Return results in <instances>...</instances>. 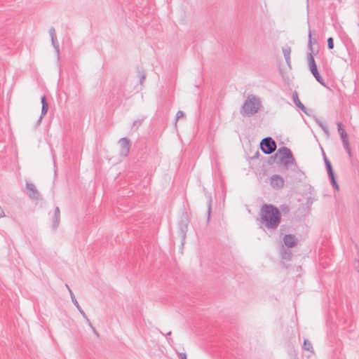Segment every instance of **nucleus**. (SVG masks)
<instances>
[{
	"instance_id": "obj_1",
	"label": "nucleus",
	"mask_w": 359,
	"mask_h": 359,
	"mask_svg": "<svg viewBox=\"0 0 359 359\" xmlns=\"http://www.w3.org/2000/svg\"><path fill=\"white\" fill-rule=\"evenodd\" d=\"M261 222L269 230H276L281 222V212L271 204H264L260 209Z\"/></svg>"
},
{
	"instance_id": "obj_2",
	"label": "nucleus",
	"mask_w": 359,
	"mask_h": 359,
	"mask_svg": "<svg viewBox=\"0 0 359 359\" xmlns=\"http://www.w3.org/2000/svg\"><path fill=\"white\" fill-rule=\"evenodd\" d=\"M261 107L259 98L249 95L241 106L240 112L244 117H251L259 111Z\"/></svg>"
},
{
	"instance_id": "obj_3",
	"label": "nucleus",
	"mask_w": 359,
	"mask_h": 359,
	"mask_svg": "<svg viewBox=\"0 0 359 359\" xmlns=\"http://www.w3.org/2000/svg\"><path fill=\"white\" fill-rule=\"evenodd\" d=\"M278 152L280 154V161L285 169H291L293 171H299L298 165L295 161L291 150L286 147H281L278 149Z\"/></svg>"
},
{
	"instance_id": "obj_4",
	"label": "nucleus",
	"mask_w": 359,
	"mask_h": 359,
	"mask_svg": "<svg viewBox=\"0 0 359 359\" xmlns=\"http://www.w3.org/2000/svg\"><path fill=\"white\" fill-rule=\"evenodd\" d=\"M276 143L271 137H267L260 142V149L265 154H271L276 149Z\"/></svg>"
},
{
	"instance_id": "obj_5",
	"label": "nucleus",
	"mask_w": 359,
	"mask_h": 359,
	"mask_svg": "<svg viewBox=\"0 0 359 359\" xmlns=\"http://www.w3.org/2000/svg\"><path fill=\"white\" fill-rule=\"evenodd\" d=\"M311 29L309 30V42L308 46L311 50V53H309L307 55V62H308V66L309 68L310 72H313V70H316L318 69L315 59L313 55V46H312V39H311Z\"/></svg>"
},
{
	"instance_id": "obj_6",
	"label": "nucleus",
	"mask_w": 359,
	"mask_h": 359,
	"mask_svg": "<svg viewBox=\"0 0 359 359\" xmlns=\"http://www.w3.org/2000/svg\"><path fill=\"white\" fill-rule=\"evenodd\" d=\"M189 223V220L188 219L187 214L185 213L182 216L180 222L179 223L180 233L183 241L185 240L186 238L187 232L188 231Z\"/></svg>"
},
{
	"instance_id": "obj_7",
	"label": "nucleus",
	"mask_w": 359,
	"mask_h": 359,
	"mask_svg": "<svg viewBox=\"0 0 359 359\" xmlns=\"http://www.w3.org/2000/svg\"><path fill=\"white\" fill-rule=\"evenodd\" d=\"M270 184L275 189H280L284 187V180L279 175H273L270 178Z\"/></svg>"
},
{
	"instance_id": "obj_8",
	"label": "nucleus",
	"mask_w": 359,
	"mask_h": 359,
	"mask_svg": "<svg viewBox=\"0 0 359 359\" xmlns=\"http://www.w3.org/2000/svg\"><path fill=\"white\" fill-rule=\"evenodd\" d=\"M26 189L28 191V196L31 198L35 200H39L41 198V195L33 183L27 182Z\"/></svg>"
},
{
	"instance_id": "obj_9",
	"label": "nucleus",
	"mask_w": 359,
	"mask_h": 359,
	"mask_svg": "<svg viewBox=\"0 0 359 359\" xmlns=\"http://www.w3.org/2000/svg\"><path fill=\"white\" fill-rule=\"evenodd\" d=\"M121 144L120 154L122 156H127L130 148V141L127 137H122L119 140Z\"/></svg>"
},
{
	"instance_id": "obj_10",
	"label": "nucleus",
	"mask_w": 359,
	"mask_h": 359,
	"mask_svg": "<svg viewBox=\"0 0 359 359\" xmlns=\"http://www.w3.org/2000/svg\"><path fill=\"white\" fill-rule=\"evenodd\" d=\"M283 242L286 247L294 248L297 244V239L293 234H286L283 237Z\"/></svg>"
},
{
	"instance_id": "obj_11",
	"label": "nucleus",
	"mask_w": 359,
	"mask_h": 359,
	"mask_svg": "<svg viewBox=\"0 0 359 359\" xmlns=\"http://www.w3.org/2000/svg\"><path fill=\"white\" fill-rule=\"evenodd\" d=\"M41 116L39 118L38 121H37V124H40L43 116L47 114L48 112V104L46 101V96L45 95H43L41 97Z\"/></svg>"
},
{
	"instance_id": "obj_12",
	"label": "nucleus",
	"mask_w": 359,
	"mask_h": 359,
	"mask_svg": "<svg viewBox=\"0 0 359 359\" xmlns=\"http://www.w3.org/2000/svg\"><path fill=\"white\" fill-rule=\"evenodd\" d=\"M60 220V210L59 207L55 208V211L53 216L52 227L55 229L58 227Z\"/></svg>"
},
{
	"instance_id": "obj_13",
	"label": "nucleus",
	"mask_w": 359,
	"mask_h": 359,
	"mask_svg": "<svg viewBox=\"0 0 359 359\" xmlns=\"http://www.w3.org/2000/svg\"><path fill=\"white\" fill-rule=\"evenodd\" d=\"M292 100L298 108H299L304 113L306 114V108L299 100L298 94L296 91L292 94Z\"/></svg>"
},
{
	"instance_id": "obj_14",
	"label": "nucleus",
	"mask_w": 359,
	"mask_h": 359,
	"mask_svg": "<svg viewBox=\"0 0 359 359\" xmlns=\"http://www.w3.org/2000/svg\"><path fill=\"white\" fill-rule=\"evenodd\" d=\"M69 294H70V296H71L72 301L73 304L76 306V307L77 308V309L79 310L80 313L82 315V316H85L84 311L81 309V307L79 304L78 301L76 300L74 293L72 292V291L71 290H69Z\"/></svg>"
},
{
	"instance_id": "obj_15",
	"label": "nucleus",
	"mask_w": 359,
	"mask_h": 359,
	"mask_svg": "<svg viewBox=\"0 0 359 359\" xmlns=\"http://www.w3.org/2000/svg\"><path fill=\"white\" fill-rule=\"evenodd\" d=\"M311 74H313V76L315 77V79H316V81L320 83L324 87H326V84H325V82L324 81V79H323V77L321 76V75L320 74V73L318 72V69H316V70H313V72H311Z\"/></svg>"
},
{
	"instance_id": "obj_16",
	"label": "nucleus",
	"mask_w": 359,
	"mask_h": 359,
	"mask_svg": "<svg viewBox=\"0 0 359 359\" xmlns=\"http://www.w3.org/2000/svg\"><path fill=\"white\" fill-rule=\"evenodd\" d=\"M292 252L287 249H282L280 252V257L283 259L290 261L292 258Z\"/></svg>"
},
{
	"instance_id": "obj_17",
	"label": "nucleus",
	"mask_w": 359,
	"mask_h": 359,
	"mask_svg": "<svg viewBox=\"0 0 359 359\" xmlns=\"http://www.w3.org/2000/svg\"><path fill=\"white\" fill-rule=\"evenodd\" d=\"M337 129L338 132L340 135L341 139H346L348 137V134L346 133L343 128V124L341 122L337 123Z\"/></svg>"
},
{
	"instance_id": "obj_18",
	"label": "nucleus",
	"mask_w": 359,
	"mask_h": 359,
	"mask_svg": "<svg viewBox=\"0 0 359 359\" xmlns=\"http://www.w3.org/2000/svg\"><path fill=\"white\" fill-rule=\"evenodd\" d=\"M51 42H52V45L54 47V49H55V52L57 53V55L59 56V55H60V46H59V43L57 41V37L51 38Z\"/></svg>"
},
{
	"instance_id": "obj_19",
	"label": "nucleus",
	"mask_w": 359,
	"mask_h": 359,
	"mask_svg": "<svg viewBox=\"0 0 359 359\" xmlns=\"http://www.w3.org/2000/svg\"><path fill=\"white\" fill-rule=\"evenodd\" d=\"M283 53L284 55V57H290L291 48L289 46H285L283 47Z\"/></svg>"
},
{
	"instance_id": "obj_20",
	"label": "nucleus",
	"mask_w": 359,
	"mask_h": 359,
	"mask_svg": "<svg viewBox=\"0 0 359 359\" xmlns=\"http://www.w3.org/2000/svg\"><path fill=\"white\" fill-rule=\"evenodd\" d=\"M304 348L306 351H311L313 349L311 343L307 339H304Z\"/></svg>"
},
{
	"instance_id": "obj_21",
	"label": "nucleus",
	"mask_w": 359,
	"mask_h": 359,
	"mask_svg": "<svg viewBox=\"0 0 359 359\" xmlns=\"http://www.w3.org/2000/svg\"><path fill=\"white\" fill-rule=\"evenodd\" d=\"M144 119V117H143V118H141V119L135 120V121L133 122V128H134V127H136L137 128H139V127L142 125V122H143Z\"/></svg>"
},
{
	"instance_id": "obj_22",
	"label": "nucleus",
	"mask_w": 359,
	"mask_h": 359,
	"mask_svg": "<svg viewBox=\"0 0 359 359\" xmlns=\"http://www.w3.org/2000/svg\"><path fill=\"white\" fill-rule=\"evenodd\" d=\"M327 48L330 50H332L334 48V39L332 37H329L327 39Z\"/></svg>"
},
{
	"instance_id": "obj_23",
	"label": "nucleus",
	"mask_w": 359,
	"mask_h": 359,
	"mask_svg": "<svg viewBox=\"0 0 359 359\" xmlns=\"http://www.w3.org/2000/svg\"><path fill=\"white\" fill-rule=\"evenodd\" d=\"M140 83L142 84L146 79V74L143 71H139Z\"/></svg>"
},
{
	"instance_id": "obj_24",
	"label": "nucleus",
	"mask_w": 359,
	"mask_h": 359,
	"mask_svg": "<svg viewBox=\"0 0 359 359\" xmlns=\"http://www.w3.org/2000/svg\"><path fill=\"white\" fill-rule=\"evenodd\" d=\"M342 144L344 149H348L350 147L348 137H347L346 139H341Z\"/></svg>"
},
{
	"instance_id": "obj_25",
	"label": "nucleus",
	"mask_w": 359,
	"mask_h": 359,
	"mask_svg": "<svg viewBox=\"0 0 359 359\" xmlns=\"http://www.w3.org/2000/svg\"><path fill=\"white\" fill-rule=\"evenodd\" d=\"M280 210L283 213H288L290 212V208L287 205H281Z\"/></svg>"
},
{
	"instance_id": "obj_26",
	"label": "nucleus",
	"mask_w": 359,
	"mask_h": 359,
	"mask_svg": "<svg viewBox=\"0 0 359 359\" xmlns=\"http://www.w3.org/2000/svg\"><path fill=\"white\" fill-rule=\"evenodd\" d=\"M211 203H212V200L211 198L208 201V219H210V212H211Z\"/></svg>"
},
{
	"instance_id": "obj_27",
	"label": "nucleus",
	"mask_w": 359,
	"mask_h": 359,
	"mask_svg": "<svg viewBox=\"0 0 359 359\" xmlns=\"http://www.w3.org/2000/svg\"><path fill=\"white\" fill-rule=\"evenodd\" d=\"M184 116V114L182 111H178L176 114V120L175 121L177 122L178 121V119H180V118H182V116Z\"/></svg>"
},
{
	"instance_id": "obj_28",
	"label": "nucleus",
	"mask_w": 359,
	"mask_h": 359,
	"mask_svg": "<svg viewBox=\"0 0 359 359\" xmlns=\"http://www.w3.org/2000/svg\"><path fill=\"white\" fill-rule=\"evenodd\" d=\"M50 38L56 37L55 29L54 27H51L49 30Z\"/></svg>"
},
{
	"instance_id": "obj_29",
	"label": "nucleus",
	"mask_w": 359,
	"mask_h": 359,
	"mask_svg": "<svg viewBox=\"0 0 359 359\" xmlns=\"http://www.w3.org/2000/svg\"><path fill=\"white\" fill-rule=\"evenodd\" d=\"M327 175H328L329 178L330 177H332L334 176L333 168L327 169Z\"/></svg>"
},
{
	"instance_id": "obj_30",
	"label": "nucleus",
	"mask_w": 359,
	"mask_h": 359,
	"mask_svg": "<svg viewBox=\"0 0 359 359\" xmlns=\"http://www.w3.org/2000/svg\"><path fill=\"white\" fill-rule=\"evenodd\" d=\"M327 175H328L329 178L330 177H332L334 176L333 168L327 169Z\"/></svg>"
},
{
	"instance_id": "obj_31",
	"label": "nucleus",
	"mask_w": 359,
	"mask_h": 359,
	"mask_svg": "<svg viewBox=\"0 0 359 359\" xmlns=\"http://www.w3.org/2000/svg\"><path fill=\"white\" fill-rule=\"evenodd\" d=\"M323 159H324L325 164L327 165V163H331L330 161H329V159L327 158V156L323 151Z\"/></svg>"
},
{
	"instance_id": "obj_32",
	"label": "nucleus",
	"mask_w": 359,
	"mask_h": 359,
	"mask_svg": "<svg viewBox=\"0 0 359 359\" xmlns=\"http://www.w3.org/2000/svg\"><path fill=\"white\" fill-rule=\"evenodd\" d=\"M323 159H324L325 164L327 165V163H331L330 161H329V159L327 158V156L323 151Z\"/></svg>"
},
{
	"instance_id": "obj_33",
	"label": "nucleus",
	"mask_w": 359,
	"mask_h": 359,
	"mask_svg": "<svg viewBox=\"0 0 359 359\" xmlns=\"http://www.w3.org/2000/svg\"><path fill=\"white\" fill-rule=\"evenodd\" d=\"M330 180L331 184L332 185L337 183L336 179H335V176H334L332 177H330Z\"/></svg>"
},
{
	"instance_id": "obj_34",
	"label": "nucleus",
	"mask_w": 359,
	"mask_h": 359,
	"mask_svg": "<svg viewBox=\"0 0 359 359\" xmlns=\"http://www.w3.org/2000/svg\"><path fill=\"white\" fill-rule=\"evenodd\" d=\"M330 180L331 184L332 185L337 183L336 179H335V176H334L332 177H330Z\"/></svg>"
},
{
	"instance_id": "obj_35",
	"label": "nucleus",
	"mask_w": 359,
	"mask_h": 359,
	"mask_svg": "<svg viewBox=\"0 0 359 359\" xmlns=\"http://www.w3.org/2000/svg\"><path fill=\"white\" fill-rule=\"evenodd\" d=\"M287 65L289 66V67H291V60L290 57H285Z\"/></svg>"
},
{
	"instance_id": "obj_36",
	"label": "nucleus",
	"mask_w": 359,
	"mask_h": 359,
	"mask_svg": "<svg viewBox=\"0 0 359 359\" xmlns=\"http://www.w3.org/2000/svg\"><path fill=\"white\" fill-rule=\"evenodd\" d=\"M180 358L181 359H187V355L185 353H180Z\"/></svg>"
},
{
	"instance_id": "obj_37",
	"label": "nucleus",
	"mask_w": 359,
	"mask_h": 359,
	"mask_svg": "<svg viewBox=\"0 0 359 359\" xmlns=\"http://www.w3.org/2000/svg\"><path fill=\"white\" fill-rule=\"evenodd\" d=\"M346 151L347 154H348L349 157H351L352 156V152H351V147H349L348 149H346Z\"/></svg>"
},
{
	"instance_id": "obj_38",
	"label": "nucleus",
	"mask_w": 359,
	"mask_h": 359,
	"mask_svg": "<svg viewBox=\"0 0 359 359\" xmlns=\"http://www.w3.org/2000/svg\"><path fill=\"white\" fill-rule=\"evenodd\" d=\"M83 317L85 318V320H86V321L87 322L88 325H90V323H91V322H90V320H89V318L87 317V316H86V313H85V316H83Z\"/></svg>"
},
{
	"instance_id": "obj_39",
	"label": "nucleus",
	"mask_w": 359,
	"mask_h": 359,
	"mask_svg": "<svg viewBox=\"0 0 359 359\" xmlns=\"http://www.w3.org/2000/svg\"><path fill=\"white\" fill-rule=\"evenodd\" d=\"M91 330H92L93 332L98 337H99V334L97 332V330H95V328L94 327H92Z\"/></svg>"
},
{
	"instance_id": "obj_40",
	"label": "nucleus",
	"mask_w": 359,
	"mask_h": 359,
	"mask_svg": "<svg viewBox=\"0 0 359 359\" xmlns=\"http://www.w3.org/2000/svg\"><path fill=\"white\" fill-rule=\"evenodd\" d=\"M4 212L1 208V207L0 206V218H1L2 217H4Z\"/></svg>"
},
{
	"instance_id": "obj_41",
	"label": "nucleus",
	"mask_w": 359,
	"mask_h": 359,
	"mask_svg": "<svg viewBox=\"0 0 359 359\" xmlns=\"http://www.w3.org/2000/svg\"><path fill=\"white\" fill-rule=\"evenodd\" d=\"M325 167H326V170L330 169V168H332V166L331 163H327V165H325Z\"/></svg>"
},
{
	"instance_id": "obj_42",
	"label": "nucleus",
	"mask_w": 359,
	"mask_h": 359,
	"mask_svg": "<svg viewBox=\"0 0 359 359\" xmlns=\"http://www.w3.org/2000/svg\"><path fill=\"white\" fill-rule=\"evenodd\" d=\"M332 186L334 187V188L336 190H338V189H339V185H338V184H337H337H333Z\"/></svg>"
},
{
	"instance_id": "obj_43",
	"label": "nucleus",
	"mask_w": 359,
	"mask_h": 359,
	"mask_svg": "<svg viewBox=\"0 0 359 359\" xmlns=\"http://www.w3.org/2000/svg\"><path fill=\"white\" fill-rule=\"evenodd\" d=\"M171 334H172V332H171V331H170V332H168L166 334V336H167V337H168V336H170V335H171Z\"/></svg>"
},
{
	"instance_id": "obj_44",
	"label": "nucleus",
	"mask_w": 359,
	"mask_h": 359,
	"mask_svg": "<svg viewBox=\"0 0 359 359\" xmlns=\"http://www.w3.org/2000/svg\"><path fill=\"white\" fill-rule=\"evenodd\" d=\"M355 267L358 268V271H359V260L358 261V265H356Z\"/></svg>"
},
{
	"instance_id": "obj_45",
	"label": "nucleus",
	"mask_w": 359,
	"mask_h": 359,
	"mask_svg": "<svg viewBox=\"0 0 359 359\" xmlns=\"http://www.w3.org/2000/svg\"><path fill=\"white\" fill-rule=\"evenodd\" d=\"M66 287H67V289H68V290H69H69H71V289L69 288V287L68 286V285H67V284H66Z\"/></svg>"
},
{
	"instance_id": "obj_46",
	"label": "nucleus",
	"mask_w": 359,
	"mask_h": 359,
	"mask_svg": "<svg viewBox=\"0 0 359 359\" xmlns=\"http://www.w3.org/2000/svg\"><path fill=\"white\" fill-rule=\"evenodd\" d=\"M277 156V154L274 156H271V158H275Z\"/></svg>"
},
{
	"instance_id": "obj_47",
	"label": "nucleus",
	"mask_w": 359,
	"mask_h": 359,
	"mask_svg": "<svg viewBox=\"0 0 359 359\" xmlns=\"http://www.w3.org/2000/svg\"><path fill=\"white\" fill-rule=\"evenodd\" d=\"M89 327L92 329V327H93V324L90 323V325H88Z\"/></svg>"
},
{
	"instance_id": "obj_48",
	"label": "nucleus",
	"mask_w": 359,
	"mask_h": 359,
	"mask_svg": "<svg viewBox=\"0 0 359 359\" xmlns=\"http://www.w3.org/2000/svg\"><path fill=\"white\" fill-rule=\"evenodd\" d=\"M168 340L169 341H172V339L171 338H168Z\"/></svg>"
},
{
	"instance_id": "obj_49",
	"label": "nucleus",
	"mask_w": 359,
	"mask_h": 359,
	"mask_svg": "<svg viewBox=\"0 0 359 359\" xmlns=\"http://www.w3.org/2000/svg\"><path fill=\"white\" fill-rule=\"evenodd\" d=\"M324 130H325L326 132H327V128L326 127H324L323 128Z\"/></svg>"
}]
</instances>
